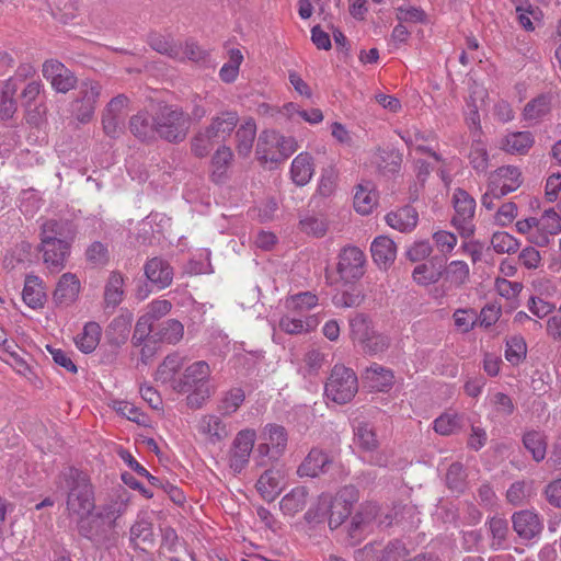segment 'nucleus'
Wrapping results in <instances>:
<instances>
[{
	"label": "nucleus",
	"mask_w": 561,
	"mask_h": 561,
	"mask_svg": "<svg viewBox=\"0 0 561 561\" xmlns=\"http://www.w3.org/2000/svg\"><path fill=\"white\" fill-rule=\"evenodd\" d=\"M60 477L68 489L66 499L68 517H90L96 507L94 488L90 478L76 468H68Z\"/></svg>",
	"instance_id": "1"
},
{
	"label": "nucleus",
	"mask_w": 561,
	"mask_h": 561,
	"mask_svg": "<svg viewBox=\"0 0 561 561\" xmlns=\"http://www.w3.org/2000/svg\"><path fill=\"white\" fill-rule=\"evenodd\" d=\"M210 367L205 360H198L187 366L183 376L175 380L173 389L181 393H188L186 403L192 409L201 408L214 393L209 385Z\"/></svg>",
	"instance_id": "2"
},
{
	"label": "nucleus",
	"mask_w": 561,
	"mask_h": 561,
	"mask_svg": "<svg viewBox=\"0 0 561 561\" xmlns=\"http://www.w3.org/2000/svg\"><path fill=\"white\" fill-rule=\"evenodd\" d=\"M156 128L158 139L178 145L186 139L191 118L181 106L164 104L156 111Z\"/></svg>",
	"instance_id": "3"
},
{
	"label": "nucleus",
	"mask_w": 561,
	"mask_h": 561,
	"mask_svg": "<svg viewBox=\"0 0 561 561\" xmlns=\"http://www.w3.org/2000/svg\"><path fill=\"white\" fill-rule=\"evenodd\" d=\"M357 391L358 380L353 369L344 365H335L324 386L327 398L335 403L344 404L350 402Z\"/></svg>",
	"instance_id": "4"
},
{
	"label": "nucleus",
	"mask_w": 561,
	"mask_h": 561,
	"mask_svg": "<svg viewBox=\"0 0 561 561\" xmlns=\"http://www.w3.org/2000/svg\"><path fill=\"white\" fill-rule=\"evenodd\" d=\"M261 438L264 440L257 445L254 459L261 467H266L270 462L278 460L287 446V432L284 426L277 424H267Z\"/></svg>",
	"instance_id": "5"
},
{
	"label": "nucleus",
	"mask_w": 561,
	"mask_h": 561,
	"mask_svg": "<svg viewBox=\"0 0 561 561\" xmlns=\"http://www.w3.org/2000/svg\"><path fill=\"white\" fill-rule=\"evenodd\" d=\"M455 216L451 219L453 225L459 233L469 238L474 232L472 219L476 211V201L462 188H456L453 195Z\"/></svg>",
	"instance_id": "6"
},
{
	"label": "nucleus",
	"mask_w": 561,
	"mask_h": 561,
	"mask_svg": "<svg viewBox=\"0 0 561 561\" xmlns=\"http://www.w3.org/2000/svg\"><path fill=\"white\" fill-rule=\"evenodd\" d=\"M129 102L125 94H118L106 104L102 112V127L106 136L118 138L124 133Z\"/></svg>",
	"instance_id": "7"
},
{
	"label": "nucleus",
	"mask_w": 561,
	"mask_h": 561,
	"mask_svg": "<svg viewBox=\"0 0 561 561\" xmlns=\"http://www.w3.org/2000/svg\"><path fill=\"white\" fill-rule=\"evenodd\" d=\"M358 490L354 485L342 488L335 496L328 494L329 527L336 529L351 515L353 505L358 501Z\"/></svg>",
	"instance_id": "8"
},
{
	"label": "nucleus",
	"mask_w": 561,
	"mask_h": 561,
	"mask_svg": "<svg viewBox=\"0 0 561 561\" xmlns=\"http://www.w3.org/2000/svg\"><path fill=\"white\" fill-rule=\"evenodd\" d=\"M101 92L100 82L94 80L81 82L78 98L72 103L73 115L80 123H88L92 119Z\"/></svg>",
	"instance_id": "9"
},
{
	"label": "nucleus",
	"mask_w": 561,
	"mask_h": 561,
	"mask_svg": "<svg viewBox=\"0 0 561 561\" xmlns=\"http://www.w3.org/2000/svg\"><path fill=\"white\" fill-rule=\"evenodd\" d=\"M358 556L364 561H407L409 550L402 541L394 539L385 546L377 542L367 543L358 551Z\"/></svg>",
	"instance_id": "10"
},
{
	"label": "nucleus",
	"mask_w": 561,
	"mask_h": 561,
	"mask_svg": "<svg viewBox=\"0 0 561 561\" xmlns=\"http://www.w3.org/2000/svg\"><path fill=\"white\" fill-rule=\"evenodd\" d=\"M255 437V431L249 428L236 435L229 451V466L234 472L240 473L248 465Z\"/></svg>",
	"instance_id": "11"
},
{
	"label": "nucleus",
	"mask_w": 561,
	"mask_h": 561,
	"mask_svg": "<svg viewBox=\"0 0 561 561\" xmlns=\"http://www.w3.org/2000/svg\"><path fill=\"white\" fill-rule=\"evenodd\" d=\"M43 77L49 81L51 88L58 93H67L77 85V77L64 64L56 59L43 64Z\"/></svg>",
	"instance_id": "12"
},
{
	"label": "nucleus",
	"mask_w": 561,
	"mask_h": 561,
	"mask_svg": "<svg viewBox=\"0 0 561 561\" xmlns=\"http://www.w3.org/2000/svg\"><path fill=\"white\" fill-rule=\"evenodd\" d=\"M76 231L73 225L69 220L50 219L43 224L41 232V241L47 244L59 245V249H70Z\"/></svg>",
	"instance_id": "13"
},
{
	"label": "nucleus",
	"mask_w": 561,
	"mask_h": 561,
	"mask_svg": "<svg viewBox=\"0 0 561 561\" xmlns=\"http://www.w3.org/2000/svg\"><path fill=\"white\" fill-rule=\"evenodd\" d=\"M365 254L359 248H344L339 255L337 273L346 283L359 279L365 273Z\"/></svg>",
	"instance_id": "14"
},
{
	"label": "nucleus",
	"mask_w": 561,
	"mask_h": 561,
	"mask_svg": "<svg viewBox=\"0 0 561 561\" xmlns=\"http://www.w3.org/2000/svg\"><path fill=\"white\" fill-rule=\"evenodd\" d=\"M513 529L525 541L538 538L543 530L542 519L533 511L524 510L513 514Z\"/></svg>",
	"instance_id": "15"
},
{
	"label": "nucleus",
	"mask_w": 561,
	"mask_h": 561,
	"mask_svg": "<svg viewBox=\"0 0 561 561\" xmlns=\"http://www.w3.org/2000/svg\"><path fill=\"white\" fill-rule=\"evenodd\" d=\"M560 231L561 217L553 208H549L537 219V229L531 233L530 242L538 247H547L550 238Z\"/></svg>",
	"instance_id": "16"
},
{
	"label": "nucleus",
	"mask_w": 561,
	"mask_h": 561,
	"mask_svg": "<svg viewBox=\"0 0 561 561\" xmlns=\"http://www.w3.org/2000/svg\"><path fill=\"white\" fill-rule=\"evenodd\" d=\"M240 117L234 110H224L214 115L206 128L217 138V141L225 144L238 127Z\"/></svg>",
	"instance_id": "17"
},
{
	"label": "nucleus",
	"mask_w": 561,
	"mask_h": 561,
	"mask_svg": "<svg viewBox=\"0 0 561 561\" xmlns=\"http://www.w3.org/2000/svg\"><path fill=\"white\" fill-rule=\"evenodd\" d=\"M44 91V84L41 79H32L24 84L20 99L21 105L25 111L28 123L36 124L39 116L38 100Z\"/></svg>",
	"instance_id": "18"
},
{
	"label": "nucleus",
	"mask_w": 561,
	"mask_h": 561,
	"mask_svg": "<svg viewBox=\"0 0 561 561\" xmlns=\"http://www.w3.org/2000/svg\"><path fill=\"white\" fill-rule=\"evenodd\" d=\"M147 279L159 289H164L172 284L173 267L162 257H152L144 266Z\"/></svg>",
	"instance_id": "19"
},
{
	"label": "nucleus",
	"mask_w": 561,
	"mask_h": 561,
	"mask_svg": "<svg viewBox=\"0 0 561 561\" xmlns=\"http://www.w3.org/2000/svg\"><path fill=\"white\" fill-rule=\"evenodd\" d=\"M279 134L275 130H263L256 144V157L262 163H271L277 165L282 162V156L277 149Z\"/></svg>",
	"instance_id": "20"
},
{
	"label": "nucleus",
	"mask_w": 561,
	"mask_h": 561,
	"mask_svg": "<svg viewBox=\"0 0 561 561\" xmlns=\"http://www.w3.org/2000/svg\"><path fill=\"white\" fill-rule=\"evenodd\" d=\"M130 133L139 140L153 142L158 139L156 131V113L150 116L147 112H139L129 119Z\"/></svg>",
	"instance_id": "21"
},
{
	"label": "nucleus",
	"mask_w": 561,
	"mask_h": 561,
	"mask_svg": "<svg viewBox=\"0 0 561 561\" xmlns=\"http://www.w3.org/2000/svg\"><path fill=\"white\" fill-rule=\"evenodd\" d=\"M332 459L321 449L312 448L305 460L298 467L297 473L300 477L314 478L328 471Z\"/></svg>",
	"instance_id": "22"
},
{
	"label": "nucleus",
	"mask_w": 561,
	"mask_h": 561,
	"mask_svg": "<svg viewBox=\"0 0 561 561\" xmlns=\"http://www.w3.org/2000/svg\"><path fill=\"white\" fill-rule=\"evenodd\" d=\"M80 293V280L75 274L65 273L59 278L53 299L57 305L69 306Z\"/></svg>",
	"instance_id": "23"
},
{
	"label": "nucleus",
	"mask_w": 561,
	"mask_h": 561,
	"mask_svg": "<svg viewBox=\"0 0 561 561\" xmlns=\"http://www.w3.org/2000/svg\"><path fill=\"white\" fill-rule=\"evenodd\" d=\"M374 262L381 268H388L396 260V243L388 237H377L370 247Z\"/></svg>",
	"instance_id": "24"
},
{
	"label": "nucleus",
	"mask_w": 561,
	"mask_h": 561,
	"mask_svg": "<svg viewBox=\"0 0 561 561\" xmlns=\"http://www.w3.org/2000/svg\"><path fill=\"white\" fill-rule=\"evenodd\" d=\"M419 221L416 209L410 205L403 206L386 216V222L400 232L412 231Z\"/></svg>",
	"instance_id": "25"
},
{
	"label": "nucleus",
	"mask_w": 561,
	"mask_h": 561,
	"mask_svg": "<svg viewBox=\"0 0 561 561\" xmlns=\"http://www.w3.org/2000/svg\"><path fill=\"white\" fill-rule=\"evenodd\" d=\"M124 276L118 271H112L104 286V307L115 309L124 300Z\"/></svg>",
	"instance_id": "26"
},
{
	"label": "nucleus",
	"mask_w": 561,
	"mask_h": 561,
	"mask_svg": "<svg viewBox=\"0 0 561 561\" xmlns=\"http://www.w3.org/2000/svg\"><path fill=\"white\" fill-rule=\"evenodd\" d=\"M236 129L237 152L240 157L247 158L252 151L256 136L255 121L252 117H248Z\"/></svg>",
	"instance_id": "27"
},
{
	"label": "nucleus",
	"mask_w": 561,
	"mask_h": 561,
	"mask_svg": "<svg viewBox=\"0 0 561 561\" xmlns=\"http://www.w3.org/2000/svg\"><path fill=\"white\" fill-rule=\"evenodd\" d=\"M379 507L374 503L360 505L359 510L352 517L348 530L350 536L356 538L360 533L368 529L371 523L377 519Z\"/></svg>",
	"instance_id": "28"
},
{
	"label": "nucleus",
	"mask_w": 561,
	"mask_h": 561,
	"mask_svg": "<svg viewBox=\"0 0 561 561\" xmlns=\"http://www.w3.org/2000/svg\"><path fill=\"white\" fill-rule=\"evenodd\" d=\"M282 474L278 470H265L256 482V490L267 502H273L282 491Z\"/></svg>",
	"instance_id": "29"
},
{
	"label": "nucleus",
	"mask_w": 561,
	"mask_h": 561,
	"mask_svg": "<svg viewBox=\"0 0 561 561\" xmlns=\"http://www.w3.org/2000/svg\"><path fill=\"white\" fill-rule=\"evenodd\" d=\"M131 321L133 314L130 312L123 313L113 319L106 331V337L111 345L118 347L127 341Z\"/></svg>",
	"instance_id": "30"
},
{
	"label": "nucleus",
	"mask_w": 561,
	"mask_h": 561,
	"mask_svg": "<svg viewBox=\"0 0 561 561\" xmlns=\"http://www.w3.org/2000/svg\"><path fill=\"white\" fill-rule=\"evenodd\" d=\"M314 172L313 159L307 152L299 153L291 162L290 176L298 186H304L311 180Z\"/></svg>",
	"instance_id": "31"
},
{
	"label": "nucleus",
	"mask_w": 561,
	"mask_h": 561,
	"mask_svg": "<svg viewBox=\"0 0 561 561\" xmlns=\"http://www.w3.org/2000/svg\"><path fill=\"white\" fill-rule=\"evenodd\" d=\"M233 151L226 144H221L211 156V178L215 182L225 180L227 171L233 161Z\"/></svg>",
	"instance_id": "32"
},
{
	"label": "nucleus",
	"mask_w": 561,
	"mask_h": 561,
	"mask_svg": "<svg viewBox=\"0 0 561 561\" xmlns=\"http://www.w3.org/2000/svg\"><path fill=\"white\" fill-rule=\"evenodd\" d=\"M23 301L31 308H42L46 300V293L39 277L27 275L22 293Z\"/></svg>",
	"instance_id": "33"
},
{
	"label": "nucleus",
	"mask_w": 561,
	"mask_h": 561,
	"mask_svg": "<svg viewBox=\"0 0 561 561\" xmlns=\"http://www.w3.org/2000/svg\"><path fill=\"white\" fill-rule=\"evenodd\" d=\"M374 164L383 175L394 174L401 169L402 154L394 149H378L374 158Z\"/></svg>",
	"instance_id": "34"
},
{
	"label": "nucleus",
	"mask_w": 561,
	"mask_h": 561,
	"mask_svg": "<svg viewBox=\"0 0 561 561\" xmlns=\"http://www.w3.org/2000/svg\"><path fill=\"white\" fill-rule=\"evenodd\" d=\"M378 197L370 182L358 184L354 195V208L360 215H368L377 206Z\"/></svg>",
	"instance_id": "35"
},
{
	"label": "nucleus",
	"mask_w": 561,
	"mask_h": 561,
	"mask_svg": "<svg viewBox=\"0 0 561 561\" xmlns=\"http://www.w3.org/2000/svg\"><path fill=\"white\" fill-rule=\"evenodd\" d=\"M523 446L531 454L536 462L545 459L547 454V438L546 435L536 430H528L522 437Z\"/></svg>",
	"instance_id": "36"
},
{
	"label": "nucleus",
	"mask_w": 561,
	"mask_h": 561,
	"mask_svg": "<svg viewBox=\"0 0 561 561\" xmlns=\"http://www.w3.org/2000/svg\"><path fill=\"white\" fill-rule=\"evenodd\" d=\"M101 327L99 323L91 321L88 322L81 333L75 339L77 347L84 354L92 353L100 343Z\"/></svg>",
	"instance_id": "37"
},
{
	"label": "nucleus",
	"mask_w": 561,
	"mask_h": 561,
	"mask_svg": "<svg viewBox=\"0 0 561 561\" xmlns=\"http://www.w3.org/2000/svg\"><path fill=\"white\" fill-rule=\"evenodd\" d=\"M307 500L308 490L305 486H297L280 500L279 508L284 514L294 516L305 508Z\"/></svg>",
	"instance_id": "38"
},
{
	"label": "nucleus",
	"mask_w": 561,
	"mask_h": 561,
	"mask_svg": "<svg viewBox=\"0 0 561 561\" xmlns=\"http://www.w3.org/2000/svg\"><path fill=\"white\" fill-rule=\"evenodd\" d=\"M198 430L208 435L211 443L221 442L229 435L226 424L217 415L203 416L198 423Z\"/></svg>",
	"instance_id": "39"
},
{
	"label": "nucleus",
	"mask_w": 561,
	"mask_h": 561,
	"mask_svg": "<svg viewBox=\"0 0 561 561\" xmlns=\"http://www.w3.org/2000/svg\"><path fill=\"white\" fill-rule=\"evenodd\" d=\"M217 138L209 133L206 126L194 134V136L190 140V149L191 153L198 158L203 159L209 156L211 152Z\"/></svg>",
	"instance_id": "40"
},
{
	"label": "nucleus",
	"mask_w": 561,
	"mask_h": 561,
	"mask_svg": "<svg viewBox=\"0 0 561 561\" xmlns=\"http://www.w3.org/2000/svg\"><path fill=\"white\" fill-rule=\"evenodd\" d=\"M534 145V137L529 131H516L508 134L504 140L502 148L512 154H524Z\"/></svg>",
	"instance_id": "41"
},
{
	"label": "nucleus",
	"mask_w": 561,
	"mask_h": 561,
	"mask_svg": "<svg viewBox=\"0 0 561 561\" xmlns=\"http://www.w3.org/2000/svg\"><path fill=\"white\" fill-rule=\"evenodd\" d=\"M156 335L159 342L176 344L183 339L184 327L180 321L175 319H169L158 325Z\"/></svg>",
	"instance_id": "42"
},
{
	"label": "nucleus",
	"mask_w": 561,
	"mask_h": 561,
	"mask_svg": "<svg viewBox=\"0 0 561 561\" xmlns=\"http://www.w3.org/2000/svg\"><path fill=\"white\" fill-rule=\"evenodd\" d=\"M244 400V391L241 388H232L221 396L217 410L222 416H230L238 411Z\"/></svg>",
	"instance_id": "43"
},
{
	"label": "nucleus",
	"mask_w": 561,
	"mask_h": 561,
	"mask_svg": "<svg viewBox=\"0 0 561 561\" xmlns=\"http://www.w3.org/2000/svg\"><path fill=\"white\" fill-rule=\"evenodd\" d=\"M39 251L43 253L46 266L59 271L65 266L70 249H59V245L55 243L47 248V244L41 241Z\"/></svg>",
	"instance_id": "44"
},
{
	"label": "nucleus",
	"mask_w": 561,
	"mask_h": 561,
	"mask_svg": "<svg viewBox=\"0 0 561 561\" xmlns=\"http://www.w3.org/2000/svg\"><path fill=\"white\" fill-rule=\"evenodd\" d=\"M355 443L366 451H375L379 445L377 435L371 424L360 422L354 428Z\"/></svg>",
	"instance_id": "45"
},
{
	"label": "nucleus",
	"mask_w": 561,
	"mask_h": 561,
	"mask_svg": "<svg viewBox=\"0 0 561 561\" xmlns=\"http://www.w3.org/2000/svg\"><path fill=\"white\" fill-rule=\"evenodd\" d=\"M127 508V503L121 497H111L99 506L96 517L110 522L114 526L116 519L121 517Z\"/></svg>",
	"instance_id": "46"
},
{
	"label": "nucleus",
	"mask_w": 561,
	"mask_h": 561,
	"mask_svg": "<svg viewBox=\"0 0 561 561\" xmlns=\"http://www.w3.org/2000/svg\"><path fill=\"white\" fill-rule=\"evenodd\" d=\"M14 95V88L11 83L0 82V118L3 121L12 118L18 110Z\"/></svg>",
	"instance_id": "47"
},
{
	"label": "nucleus",
	"mask_w": 561,
	"mask_h": 561,
	"mask_svg": "<svg viewBox=\"0 0 561 561\" xmlns=\"http://www.w3.org/2000/svg\"><path fill=\"white\" fill-rule=\"evenodd\" d=\"M550 110V98L548 95L541 94L525 105L523 115L527 121H538L546 116Z\"/></svg>",
	"instance_id": "48"
},
{
	"label": "nucleus",
	"mask_w": 561,
	"mask_h": 561,
	"mask_svg": "<svg viewBox=\"0 0 561 561\" xmlns=\"http://www.w3.org/2000/svg\"><path fill=\"white\" fill-rule=\"evenodd\" d=\"M153 331V320H151L148 316L142 314L138 318L134 333L131 336V344L134 347H139L144 342L150 340H157L156 332Z\"/></svg>",
	"instance_id": "49"
},
{
	"label": "nucleus",
	"mask_w": 561,
	"mask_h": 561,
	"mask_svg": "<svg viewBox=\"0 0 561 561\" xmlns=\"http://www.w3.org/2000/svg\"><path fill=\"white\" fill-rule=\"evenodd\" d=\"M489 531L492 537V543L491 547L494 550L502 549L504 547V543L506 541V538L510 533L508 523L506 519L494 516L489 519Z\"/></svg>",
	"instance_id": "50"
},
{
	"label": "nucleus",
	"mask_w": 561,
	"mask_h": 561,
	"mask_svg": "<svg viewBox=\"0 0 561 561\" xmlns=\"http://www.w3.org/2000/svg\"><path fill=\"white\" fill-rule=\"evenodd\" d=\"M302 232L316 238L323 237L328 231V221L322 215L308 214L299 221Z\"/></svg>",
	"instance_id": "51"
},
{
	"label": "nucleus",
	"mask_w": 561,
	"mask_h": 561,
	"mask_svg": "<svg viewBox=\"0 0 561 561\" xmlns=\"http://www.w3.org/2000/svg\"><path fill=\"white\" fill-rule=\"evenodd\" d=\"M350 330L352 340L358 344L367 341L374 332L368 317L363 313H356L350 319Z\"/></svg>",
	"instance_id": "52"
},
{
	"label": "nucleus",
	"mask_w": 561,
	"mask_h": 561,
	"mask_svg": "<svg viewBox=\"0 0 561 561\" xmlns=\"http://www.w3.org/2000/svg\"><path fill=\"white\" fill-rule=\"evenodd\" d=\"M317 305L318 297L311 291L299 293L286 299V308L298 313L309 311Z\"/></svg>",
	"instance_id": "53"
},
{
	"label": "nucleus",
	"mask_w": 561,
	"mask_h": 561,
	"mask_svg": "<svg viewBox=\"0 0 561 561\" xmlns=\"http://www.w3.org/2000/svg\"><path fill=\"white\" fill-rule=\"evenodd\" d=\"M130 540H140L146 547H152L154 543L153 526L147 519L137 520L130 528Z\"/></svg>",
	"instance_id": "54"
},
{
	"label": "nucleus",
	"mask_w": 561,
	"mask_h": 561,
	"mask_svg": "<svg viewBox=\"0 0 561 561\" xmlns=\"http://www.w3.org/2000/svg\"><path fill=\"white\" fill-rule=\"evenodd\" d=\"M527 345L523 336L514 335L507 339L505 358L513 365H517L526 357Z\"/></svg>",
	"instance_id": "55"
},
{
	"label": "nucleus",
	"mask_w": 561,
	"mask_h": 561,
	"mask_svg": "<svg viewBox=\"0 0 561 561\" xmlns=\"http://www.w3.org/2000/svg\"><path fill=\"white\" fill-rule=\"evenodd\" d=\"M328 510H330L328 494L323 493L318 497L317 503L306 512L305 519L308 523L314 524L324 523L325 520L329 522Z\"/></svg>",
	"instance_id": "56"
},
{
	"label": "nucleus",
	"mask_w": 561,
	"mask_h": 561,
	"mask_svg": "<svg viewBox=\"0 0 561 561\" xmlns=\"http://www.w3.org/2000/svg\"><path fill=\"white\" fill-rule=\"evenodd\" d=\"M492 247L496 253H515L518 248V241L505 231L495 232L491 239Z\"/></svg>",
	"instance_id": "57"
},
{
	"label": "nucleus",
	"mask_w": 561,
	"mask_h": 561,
	"mask_svg": "<svg viewBox=\"0 0 561 561\" xmlns=\"http://www.w3.org/2000/svg\"><path fill=\"white\" fill-rule=\"evenodd\" d=\"M492 174L502 183H506L513 191H516L522 184V172L517 167L504 165L497 168Z\"/></svg>",
	"instance_id": "58"
},
{
	"label": "nucleus",
	"mask_w": 561,
	"mask_h": 561,
	"mask_svg": "<svg viewBox=\"0 0 561 561\" xmlns=\"http://www.w3.org/2000/svg\"><path fill=\"white\" fill-rule=\"evenodd\" d=\"M443 272L422 263L414 267L412 277L419 285L434 284L439 280Z\"/></svg>",
	"instance_id": "59"
},
{
	"label": "nucleus",
	"mask_w": 561,
	"mask_h": 561,
	"mask_svg": "<svg viewBox=\"0 0 561 561\" xmlns=\"http://www.w3.org/2000/svg\"><path fill=\"white\" fill-rule=\"evenodd\" d=\"M364 378L365 380L375 381V387H386L392 383L393 375L389 369L378 364H373L366 368Z\"/></svg>",
	"instance_id": "60"
},
{
	"label": "nucleus",
	"mask_w": 561,
	"mask_h": 561,
	"mask_svg": "<svg viewBox=\"0 0 561 561\" xmlns=\"http://www.w3.org/2000/svg\"><path fill=\"white\" fill-rule=\"evenodd\" d=\"M87 260L93 266H104L110 261L108 249L100 241H94L85 251Z\"/></svg>",
	"instance_id": "61"
},
{
	"label": "nucleus",
	"mask_w": 561,
	"mask_h": 561,
	"mask_svg": "<svg viewBox=\"0 0 561 561\" xmlns=\"http://www.w3.org/2000/svg\"><path fill=\"white\" fill-rule=\"evenodd\" d=\"M469 273V266L463 261H453L446 270L447 278L458 287L468 280Z\"/></svg>",
	"instance_id": "62"
},
{
	"label": "nucleus",
	"mask_w": 561,
	"mask_h": 561,
	"mask_svg": "<svg viewBox=\"0 0 561 561\" xmlns=\"http://www.w3.org/2000/svg\"><path fill=\"white\" fill-rule=\"evenodd\" d=\"M460 427V417L457 414L445 413L434 421V430L440 435H450Z\"/></svg>",
	"instance_id": "63"
},
{
	"label": "nucleus",
	"mask_w": 561,
	"mask_h": 561,
	"mask_svg": "<svg viewBox=\"0 0 561 561\" xmlns=\"http://www.w3.org/2000/svg\"><path fill=\"white\" fill-rule=\"evenodd\" d=\"M365 299V295L363 290L358 288H352L351 290H345L340 295L334 296L333 302L336 307L342 308H354L358 307Z\"/></svg>",
	"instance_id": "64"
}]
</instances>
